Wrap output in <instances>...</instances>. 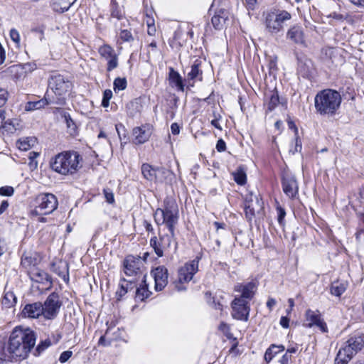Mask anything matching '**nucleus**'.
Wrapping results in <instances>:
<instances>
[{"mask_svg":"<svg viewBox=\"0 0 364 364\" xmlns=\"http://www.w3.org/2000/svg\"><path fill=\"white\" fill-rule=\"evenodd\" d=\"M43 306V316L47 319H53L58 314L59 309L61 306V302L59 299V296L57 293H51L44 302Z\"/></svg>","mask_w":364,"mask_h":364,"instance_id":"f8f14e48","label":"nucleus"},{"mask_svg":"<svg viewBox=\"0 0 364 364\" xmlns=\"http://www.w3.org/2000/svg\"><path fill=\"white\" fill-rule=\"evenodd\" d=\"M65 121L68 129V132L71 135H74L76 133L77 126L74 121L72 119L69 114L65 113L64 114Z\"/></svg>","mask_w":364,"mask_h":364,"instance_id":"ea45409f","label":"nucleus"},{"mask_svg":"<svg viewBox=\"0 0 364 364\" xmlns=\"http://www.w3.org/2000/svg\"><path fill=\"white\" fill-rule=\"evenodd\" d=\"M364 346V333L357 332L351 334L347 341L338 350L335 364H348Z\"/></svg>","mask_w":364,"mask_h":364,"instance_id":"423d86ee","label":"nucleus"},{"mask_svg":"<svg viewBox=\"0 0 364 364\" xmlns=\"http://www.w3.org/2000/svg\"><path fill=\"white\" fill-rule=\"evenodd\" d=\"M227 19V12L220 10L212 17L211 22L215 29L220 30L223 28Z\"/></svg>","mask_w":364,"mask_h":364,"instance_id":"473e14b6","label":"nucleus"},{"mask_svg":"<svg viewBox=\"0 0 364 364\" xmlns=\"http://www.w3.org/2000/svg\"><path fill=\"white\" fill-rule=\"evenodd\" d=\"M151 273L155 281V290L156 291L163 290L168 284V274L167 269L164 266H159L154 269Z\"/></svg>","mask_w":364,"mask_h":364,"instance_id":"412c9836","label":"nucleus"},{"mask_svg":"<svg viewBox=\"0 0 364 364\" xmlns=\"http://www.w3.org/2000/svg\"><path fill=\"white\" fill-rule=\"evenodd\" d=\"M279 323L283 328H287L289 327V318L287 316H282Z\"/></svg>","mask_w":364,"mask_h":364,"instance_id":"052dcab7","label":"nucleus"},{"mask_svg":"<svg viewBox=\"0 0 364 364\" xmlns=\"http://www.w3.org/2000/svg\"><path fill=\"white\" fill-rule=\"evenodd\" d=\"M50 269L60 277L65 282L69 281V268L67 261L63 259V255L58 252V255L53 258L50 262Z\"/></svg>","mask_w":364,"mask_h":364,"instance_id":"ddd939ff","label":"nucleus"},{"mask_svg":"<svg viewBox=\"0 0 364 364\" xmlns=\"http://www.w3.org/2000/svg\"><path fill=\"white\" fill-rule=\"evenodd\" d=\"M277 221L281 226H284L286 212H285L284 209L282 208V207H277Z\"/></svg>","mask_w":364,"mask_h":364,"instance_id":"a18cd8bd","label":"nucleus"},{"mask_svg":"<svg viewBox=\"0 0 364 364\" xmlns=\"http://www.w3.org/2000/svg\"><path fill=\"white\" fill-rule=\"evenodd\" d=\"M40 259L36 252H24L21 257V265L25 268L36 267L39 262Z\"/></svg>","mask_w":364,"mask_h":364,"instance_id":"bb28decb","label":"nucleus"},{"mask_svg":"<svg viewBox=\"0 0 364 364\" xmlns=\"http://www.w3.org/2000/svg\"><path fill=\"white\" fill-rule=\"evenodd\" d=\"M146 275L142 276L141 282L139 287H136L135 297L138 301H143L149 298L151 294V291L149 290L148 284L146 281Z\"/></svg>","mask_w":364,"mask_h":364,"instance_id":"cd10ccee","label":"nucleus"},{"mask_svg":"<svg viewBox=\"0 0 364 364\" xmlns=\"http://www.w3.org/2000/svg\"><path fill=\"white\" fill-rule=\"evenodd\" d=\"M111 16L121 20L124 18V13L117 6H114L112 9Z\"/></svg>","mask_w":364,"mask_h":364,"instance_id":"49530a36","label":"nucleus"},{"mask_svg":"<svg viewBox=\"0 0 364 364\" xmlns=\"http://www.w3.org/2000/svg\"><path fill=\"white\" fill-rule=\"evenodd\" d=\"M285 350V347L283 345L272 344L266 350L264 353V360L267 363H269L278 353Z\"/></svg>","mask_w":364,"mask_h":364,"instance_id":"2f4dec72","label":"nucleus"},{"mask_svg":"<svg viewBox=\"0 0 364 364\" xmlns=\"http://www.w3.org/2000/svg\"><path fill=\"white\" fill-rule=\"evenodd\" d=\"M35 201V208L31 211L33 215L50 214L58 205L56 196L52 193H40L36 198Z\"/></svg>","mask_w":364,"mask_h":364,"instance_id":"6e6552de","label":"nucleus"},{"mask_svg":"<svg viewBox=\"0 0 364 364\" xmlns=\"http://www.w3.org/2000/svg\"><path fill=\"white\" fill-rule=\"evenodd\" d=\"M70 87L69 80L60 74H53L50 75L48 80V90L53 97L55 100H60L62 103L55 104L56 105H63L65 103V94L68 92Z\"/></svg>","mask_w":364,"mask_h":364,"instance_id":"0eeeda50","label":"nucleus"},{"mask_svg":"<svg viewBox=\"0 0 364 364\" xmlns=\"http://www.w3.org/2000/svg\"><path fill=\"white\" fill-rule=\"evenodd\" d=\"M149 252H146L143 257L128 255L124 261V272L127 277H141L140 268L146 259Z\"/></svg>","mask_w":364,"mask_h":364,"instance_id":"9d476101","label":"nucleus"},{"mask_svg":"<svg viewBox=\"0 0 364 364\" xmlns=\"http://www.w3.org/2000/svg\"><path fill=\"white\" fill-rule=\"evenodd\" d=\"M201 60L199 59L195 60L191 67V70L187 73V77L189 80L201 81L203 79V71L200 69Z\"/></svg>","mask_w":364,"mask_h":364,"instance_id":"c85d7f7f","label":"nucleus"},{"mask_svg":"<svg viewBox=\"0 0 364 364\" xmlns=\"http://www.w3.org/2000/svg\"><path fill=\"white\" fill-rule=\"evenodd\" d=\"M350 3L354 6L364 9V0H350Z\"/></svg>","mask_w":364,"mask_h":364,"instance_id":"e2e57ef3","label":"nucleus"},{"mask_svg":"<svg viewBox=\"0 0 364 364\" xmlns=\"http://www.w3.org/2000/svg\"><path fill=\"white\" fill-rule=\"evenodd\" d=\"M115 129H116V131H117V132L118 134V136H119L120 139H122V136H124V137L126 136V134H125V132H126L125 127H124V126L122 124H117L115 125Z\"/></svg>","mask_w":364,"mask_h":364,"instance_id":"864d4df0","label":"nucleus"},{"mask_svg":"<svg viewBox=\"0 0 364 364\" xmlns=\"http://www.w3.org/2000/svg\"><path fill=\"white\" fill-rule=\"evenodd\" d=\"M257 287L255 283L251 282L247 284H237L235 286V291L241 293L238 298H242L250 301L254 296Z\"/></svg>","mask_w":364,"mask_h":364,"instance_id":"5701e85b","label":"nucleus"},{"mask_svg":"<svg viewBox=\"0 0 364 364\" xmlns=\"http://www.w3.org/2000/svg\"><path fill=\"white\" fill-rule=\"evenodd\" d=\"M264 26L266 33L271 36L282 33L287 22L292 15L288 11L281 9L272 8L264 13Z\"/></svg>","mask_w":364,"mask_h":364,"instance_id":"7ed1b4c3","label":"nucleus"},{"mask_svg":"<svg viewBox=\"0 0 364 364\" xmlns=\"http://www.w3.org/2000/svg\"><path fill=\"white\" fill-rule=\"evenodd\" d=\"M16 303V297L12 291H7L5 293L2 304L6 307H11Z\"/></svg>","mask_w":364,"mask_h":364,"instance_id":"58836bf2","label":"nucleus"},{"mask_svg":"<svg viewBox=\"0 0 364 364\" xmlns=\"http://www.w3.org/2000/svg\"><path fill=\"white\" fill-rule=\"evenodd\" d=\"M232 316L240 321H247L249 318L250 306L247 300L236 296L231 303Z\"/></svg>","mask_w":364,"mask_h":364,"instance_id":"9b49d317","label":"nucleus"},{"mask_svg":"<svg viewBox=\"0 0 364 364\" xmlns=\"http://www.w3.org/2000/svg\"><path fill=\"white\" fill-rule=\"evenodd\" d=\"M133 135L134 136L135 144H144L150 138L151 135V128L149 125H143L141 127H135L133 129Z\"/></svg>","mask_w":364,"mask_h":364,"instance_id":"393cba45","label":"nucleus"},{"mask_svg":"<svg viewBox=\"0 0 364 364\" xmlns=\"http://www.w3.org/2000/svg\"><path fill=\"white\" fill-rule=\"evenodd\" d=\"M37 68V65L34 63H28L23 65V69L26 72H32Z\"/></svg>","mask_w":364,"mask_h":364,"instance_id":"4d7b16f0","label":"nucleus"},{"mask_svg":"<svg viewBox=\"0 0 364 364\" xmlns=\"http://www.w3.org/2000/svg\"><path fill=\"white\" fill-rule=\"evenodd\" d=\"M8 98V92L6 90L0 89V107L5 105Z\"/></svg>","mask_w":364,"mask_h":364,"instance_id":"5fc2aeb1","label":"nucleus"},{"mask_svg":"<svg viewBox=\"0 0 364 364\" xmlns=\"http://www.w3.org/2000/svg\"><path fill=\"white\" fill-rule=\"evenodd\" d=\"M10 38L17 45L19 44L20 42V35L18 31L15 28H12L10 31Z\"/></svg>","mask_w":364,"mask_h":364,"instance_id":"8fccbe9b","label":"nucleus"},{"mask_svg":"<svg viewBox=\"0 0 364 364\" xmlns=\"http://www.w3.org/2000/svg\"><path fill=\"white\" fill-rule=\"evenodd\" d=\"M216 149L218 152H223L226 149V144L222 139L218 140L216 144Z\"/></svg>","mask_w":364,"mask_h":364,"instance_id":"6e6d98bb","label":"nucleus"},{"mask_svg":"<svg viewBox=\"0 0 364 364\" xmlns=\"http://www.w3.org/2000/svg\"><path fill=\"white\" fill-rule=\"evenodd\" d=\"M266 97L268 98L267 109L272 112L279 103L278 92L274 89V90L269 91V93H267Z\"/></svg>","mask_w":364,"mask_h":364,"instance_id":"f704fd0d","label":"nucleus"},{"mask_svg":"<svg viewBox=\"0 0 364 364\" xmlns=\"http://www.w3.org/2000/svg\"><path fill=\"white\" fill-rule=\"evenodd\" d=\"M19 126V120L18 119H5L4 123L2 127V131H0V133L4 134H13L14 133Z\"/></svg>","mask_w":364,"mask_h":364,"instance_id":"72a5a7b5","label":"nucleus"},{"mask_svg":"<svg viewBox=\"0 0 364 364\" xmlns=\"http://www.w3.org/2000/svg\"><path fill=\"white\" fill-rule=\"evenodd\" d=\"M341 102L340 92L333 89H324L316 95L314 106L320 115L333 117L339 109Z\"/></svg>","mask_w":364,"mask_h":364,"instance_id":"f03ea898","label":"nucleus"},{"mask_svg":"<svg viewBox=\"0 0 364 364\" xmlns=\"http://www.w3.org/2000/svg\"><path fill=\"white\" fill-rule=\"evenodd\" d=\"M106 201L110 204L114 202V194L109 188H105L103 191Z\"/></svg>","mask_w":364,"mask_h":364,"instance_id":"09e8293b","label":"nucleus"},{"mask_svg":"<svg viewBox=\"0 0 364 364\" xmlns=\"http://www.w3.org/2000/svg\"><path fill=\"white\" fill-rule=\"evenodd\" d=\"M114 90L115 92L124 90L126 89L127 85V82L126 78L124 77H117L114 80Z\"/></svg>","mask_w":364,"mask_h":364,"instance_id":"a19ab883","label":"nucleus"},{"mask_svg":"<svg viewBox=\"0 0 364 364\" xmlns=\"http://www.w3.org/2000/svg\"><path fill=\"white\" fill-rule=\"evenodd\" d=\"M43 306L40 302L26 304L22 311L21 314L25 318H36L39 316L43 315Z\"/></svg>","mask_w":364,"mask_h":364,"instance_id":"b1692460","label":"nucleus"},{"mask_svg":"<svg viewBox=\"0 0 364 364\" xmlns=\"http://www.w3.org/2000/svg\"><path fill=\"white\" fill-rule=\"evenodd\" d=\"M347 282L343 281H335L331 286V293L336 296L343 294L347 288Z\"/></svg>","mask_w":364,"mask_h":364,"instance_id":"e433bc0d","label":"nucleus"},{"mask_svg":"<svg viewBox=\"0 0 364 364\" xmlns=\"http://www.w3.org/2000/svg\"><path fill=\"white\" fill-rule=\"evenodd\" d=\"M156 223L164 225L171 235H174L176 226L179 220V210L173 200L166 199L163 208H157L154 214Z\"/></svg>","mask_w":364,"mask_h":364,"instance_id":"20e7f679","label":"nucleus"},{"mask_svg":"<svg viewBox=\"0 0 364 364\" xmlns=\"http://www.w3.org/2000/svg\"><path fill=\"white\" fill-rule=\"evenodd\" d=\"M112 97V92L110 90H105L103 92V97L102 100V105L104 107H107L109 104V100Z\"/></svg>","mask_w":364,"mask_h":364,"instance_id":"c03bdc74","label":"nucleus"},{"mask_svg":"<svg viewBox=\"0 0 364 364\" xmlns=\"http://www.w3.org/2000/svg\"><path fill=\"white\" fill-rule=\"evenodd\" d=\"M282 183L283 191L289 198H293L298 194V183L294 176L287 173L284 175Z\"/></svg>","mask_w":364,"mask_h":364,"instance_id":"aec40b11","label":"nucleus"},{"mask_svg":"<svg viewBox=\"0 0 364 364\" xmlns=\"http://www.w3.org/2000/svg\"><path fill=\"white\" fill-rule=\"evenodd\" d=\"M52 341L50 338H48L43 341H40L38 345L36 346L35 351H34V355L38 356L40 355L46 349H47L48 347H50L52 345Z\"/></svg>","mask_w":364,"mask_h":364,"instance_id":"4c0bfd02","label":"nucleus"},{"mask_svg":"<svg viewBox=\"0 0 364 364\" xmlns=\"http://www.w3.org/2000/svg\"><path fill=\"white\" fill-rule=\"evenodd\" d=\"M143 225L145 228L146 230L149 232H153L154 228L152 227V225L147 220H144L143 222Z\"/></svg>","mask_w":364,"mask_h":364,"instance_id":"0e129e2a","label":"nucleus"},{"mask_svg":"<svg viewBox=\"0 0 364 364\" xmlns=\"http://www.w3.org/2000/svg\"><path fill=\"white\" fill-rule=\"evenodd\" d=\"M82 160L77 151H67L56 155L50 165L53 171L62 175L73 174L80 168Z\"/></svg>","mask_w":364,"mask_h":364,"instance_id":"39448f33","label":"nucleus"},{"mask_svg":"<svg viewBox=\"0 0 364 364\" xmlns=\"http://www.w3.org/2000/svg\"><path fill=\"white\" fill-rule=\"evenodd\" d=\"M60 103H62V101H60V100H58H58H54L53 97V95L50 94L49 90H47L43 99L37 101L28 102L25 106V109L26 111H33L41 109L47 105H55Z\"/></svg>","mask_w":364,"mask_h":364,"instance_id":"6ab92c4d","label":"nucleus"},{"mask_svg":"<svg viewBox=\"0 0 364 364\" xmlns=\"http://www.w3.org/2000/svg\"><path fill=\"white\" fill-rule=\"evenodd\" d=\"M262 205L263 203L259 200L257 196H255L254 199L252 194L246 196L245 213L248 222H252V219L255 216L256 212L259 213V211L262 210Z\"/></svg>","mask_w":364,"mask_h":364,"instance_id":"4468645a","label":"nucleus"},{"mask_svg":"<svg viewBox=\"0 0 364 364\" xmlns=\"http://www.w3.org/2000/svg\"><path fill=\"white\" fill-rule=\"evenodd\" d=\"M100 55L107 60V70L112 71L118 66V58L114 50L108 45H104L99 48Z\"/></svg>","mask_w":364,"mask_h":364,"instance_id":"a211bd4d","label":"nucleus"},{"mask_svg":"<svg viewBox=\"0 0 364 364\" xmlns=\"http://www.w3.org/2000/svg\"><path fill=\"white\" fill-rule=\"evenodd\" d=\"M76 0H52L51 6L53 9L58 13H63L68 11Z\"/></svg>","mask_w":364,"mask_h":364,"instance_id":"7c9ffc66","label":"nucleus"},{"mask_svg":"<svg viewBox=\"0 0 364 364\" xmlns=\"http://www.w3.org/2000/svg\"><path fill=\"white\" fill-rule=\"evenodd\" d=\"M171 130L173 134L176 135L180 132V127L177 123H173L171 125Z\"/></svg>","mask_w":364,"mask_h":364,"instance_id":"680f3d73","label":"nucleus"},{"mask_svg":"<svg viewBox=\"0 0 364 364\" xmlns=\"http://www.w3.org/2000/svg\"><path fill=\"white\" fill-rule=\"evenodd\" d=\"M169 80L170 82L177 87L179 90L183 91L184 86L182 78L179 73L174 70L173 68H169Z\"/></svg>","mask_w":364,"mask_h":364,"instance_id":"c9c22d12","label":"nucleus"},{"mask_svg":"<svg viewBox=\"0 0 364 364\" xmlns=\"http://www.w3.org/2000/svg\"><path fill=\"white\" fill-rule=\"evenodd\" d=\"M286 38L295 44L304 45L305 43L304 30L299 24L291 26L287 30Z\"/></svg>","mask_w":364,"mask_h":364,"instance_id":"4be33fe9","label":"nucleus"},{"mask_svg":"<svg viewBox=\"0 0 364 364\" xmlns=\"http://www.w3.org/2000/svg\"><path fill=\"white\" fill-rule=\"evenodd\" d=\"M279 364H294L293 356H289L287 354H284L279 360Z\"/></svg>","mask_w":364,"mask_h":364,"instance_id":"3c124183","label":"nucleus"},{"mask_svg":"<svg viewBox=\"0 0 364 364\" xmlns=\"http://www.w3.org/2000/svg\"><path fill=\"white\" fill-rule=\"evenodd\" d=\"M306 323L307 327L316 326L323 333L328 332V328L326 322L321 318V314L318 311L308 309L305 314Z\"/></svg>","mask_w":364,"mask_h":364,"instance_id":"f3484780","label":"nucleus"},{"mask_svg":"<svg viewBox=\"0 0 364 364\" xmlns=\"http://www.w3.org/2000/svg\"><path fill=\"white\" fill-rule=\"evenodd\" d=\"M201 257L202 254L200 253L199 255L196 256V259L186 263L183 267L178 269V284H176V287L178 291L185 290L186 287L182 284L189 282L193 279V275L198 271V262Z\"/></svg>","mask_w":364,"mask_h":364,"instance_id":"1a4fd4ad","label":"nucleus"},{"mask_svg":"<svg viewBox=\"0 0 364 364\" xmlns=\"http://www.w3.org/2000/svg\"><path fill=\"white\" fill-rule=\"evenodd\" d=\"M14 193V189L11 186H2L0 188V195L4 196H11Z\"/></svg>","mask_w":364,"mask_h":364,"instance_id":"de8ad7c7","label":"nucleus"},{"mask_svg":"<svg viewBox=\"0 0 364 364\" xmlns=\"http://www.w3.org/2000/svg\"><path fill=\"white\" fill-rule=\"evenodd\" d=\"M119 37L123 42H132L134 41V37L131 31L127 29L121 31Z\"/></svg>","mask_w":364,"mask_h":364,"instance_id":"37998d69","label":"nucleus"},{"mask_svg":"<svg viewBox=\"0 0 364 364\" xmlns=\"http://www.w3.org/2000/svg\"><path fill=\"white\" fill-rule=\"evenodd\" d=\"M6 119V112L4 110L0 111V131H2V127Z\"/></svg>","mask_w":364,"mask_h":364,"instance_id":"338daca9","label":"nucleus"},{"mask_svg":"<svg viewBox=\"0 0 364 364\" xmlns=\"http://www.w3.org/2000/svg\"><path fill=\"white\" fill-rule=\"evenodd\" d=\"M18 148L21 150H28L30 148V144L25 140H19L18 141Z\"/></svg>","mask_w":364,"mask_h":364,"instance_id":"13d9d810","label":"nucleus"},{"mask_svg":"<svg viewBox=\"0 0 364 364\" xmlns=\"http://www.w3.org/2000/svg\"><path fill=\"white\" fill-rule=\"evenodd\" d=\"M9 207V202L6 200H3L0 205V215L5 212Z\"/></svg>","mask_w":364,"mask_h":364,"instance_id":"69168bd1","label":"nucleus"},{"mask_svg":"<svg viewBox=\"0 0 364 364\" xmlns=\"http://www.w3.org/2000/svg\"><path fill=\"white\" fill-rule=\"evenodd\" d=\"M174 235H166L160 237L158 241L157 237L154 236L151 238L150 245L154 250H166L167 249H176V242L173 240Z\"/></svg>","mask_w":364,"mask_h":364,"instance_id":"2eb2a0df","label":"nucleus"},{"mask_svg":"<svg viewBox=\"0 0 364 364\" xmlns=\"http://www.w3.org/2000/svg\"><path fill=\"white\" fill-rule=\"evenodd\" d=\"M136 287V284L134 280H128L125 278H122L119 284V287L115 293L117 300H122L129 291L133 290Z\"/></svg>","mask_w":364,"mask_h":364,"instance_id":"a878e982","label":"nucleus"},{"mask_svg":"<svg viewBox=\"0 0 364 364\" xmlns=\"http://www.w3.org/2000/svg\"><path fill=\"white\" fill-rule=\"evenodd\" d=\"M221 119V115L218 114V118L213 119L211 120L210 124L216 129L219 130H222V127L220 124H219V120Z\"/></svg>","mask_w":364,"mask_h":364,"instance_id":"bf43d9fd","label":"nucleus"},{"mask_svg":"<svg viewBox=\"0 0 364 364\" xmlns=\"http://www.w3.org/2000/svg\"><path fill=\"white\" fill-rule=\"evenodd\" d=\"M168 171L162 167H154L149 164L141 165V173L149 181H162L160 175H165Z\"/></svg>","mask_w":364,"mask_h":364,"instance_id":"dca6fc26","label":"nucleus"},{"mask_svg":"<svg viewBox=\"0 0 364 364\" xmlns=\"http://www.w3.org/2000/svg\"><path fill=\"white\" fill-rule=\"evenodd\" d=\"M73 352L71 350H66L63 352L59 358V361L62 363H65L72 356Z\"/></svg>","mask_w":364,"mask_h":364,"instance_id":"603ef678","label":"nucleus"},{"mask_svg":"<svg viewBox=\"0 0 364 364\" xmlns=\"http://www.w3.org/2000/svg\"><path fill=\"white\" fill-rule=\"evenodd\" d=\"M36 333L30 328L16 326L7 343L0 345V364H8L27 358L36 344Z\"/></svg>","mask_w":364,"mask_h":364,"instance_id":"f257e3e1","label":"nucleus"},{"mask_svg":"<svg viewBox=\"0 0 364 364\" xmlns=\"http://www.w3.org/2000/svg\"><path fill=\"white\" fill-rule=\"evenodd\" d=\"M235 181L240 186L245 184L247 181V176L244 171L237 170L233 173Z\"/></svg>","mask_w":364,"mask_h":364,"instance_id":"79ce46f5","label":"nucleus"},{"mask_svg":"<svg viewBox=\"0 0 364 364\" xmlns=\"http://www.w3.org/2000/svg\"><path fill=\"white\" fill-rule=\"evenodd\" d=\"M28 275L31 280L38 283H44L50 281V276L45 271L37 267H33L28 270Z\"/></svg>","mask_w":364,"mask_h":364,"instance_id":"c756f323","label":"nucleus"},{"mask_svg":"<svg viewBox=\"0 0 364 364\" xmlns=\"http://www.w3.org/2000/svg\"><path fill=\"white\" fill-rule=\"evenodd\" d=\"M245 3L248 9H254L257 0H245Z\"/></svg>","mask_w":364,"mask_h":364,"instance_id":"774afa93","label":"nucleus"}]
</instances>
